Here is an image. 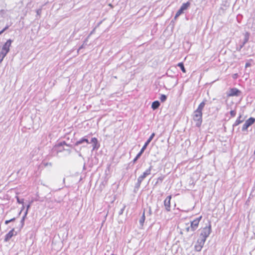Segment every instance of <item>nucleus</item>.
Listing matches in <instances>:
<instances>
[{"instance_id":"f257e3e1","label":"nucleus","mask_w":255,"mask_h":255,"mask_svg":"<svg viewBox=\"0 0 255 255\" xmlns=\"http://www.w3.org/2000/svg\"><path fill=\"white\" fill-rule=\"evenodd\" d=\"M152 168V166L150 165L148 169H147L142 175L139 176L137 178V182L135 184L133 192L134 193H137L138 191L141 183L142 181L149 175L151 174V171Z\"/></svg>"},{"instance_id":"f03ea898","label":"nucleus","mask_w":255,"mask_h":255,"mask_svg":"<svg viewBox=\"0 0 255 255\" xmlns=\"http://www.w3.org/2000/svg\"><path fill=\"white\" fill-rule=\"evenodd\" d=\"M209 225L200 230L199 239L206 241L207 238L209 236L212 232L211 224L210 222H208Z\"/></svg>"},{"instance_id":"7ed1b4c3","label":"nucleus","mask_w":255,"mask_h":255,"mask_svg":"<svg viewBox=\"0 0 255 255\" xmlns=\"http://www.w3.org/2000/svg\"><path fill=\"white\" fill-rule=\"evenodd\" d=\"M193 119L196 123V126L198 128L200 127L202 123V112L195 110L194 112Z\"/></svg>"},{"instance_id":"20e7f679","label":"nucleus","mask_w":255,"mask_h":255,"mask_svg":"<svg viewBox=\"0 0 255 255\" xmlns=\"http://www.w3.org/2000/svg\"><path fill=\"white\" fill-rule=\"evenodd\" d=\"M255 122V119L253 117L250 118L249 119H248L246 122L243 125L242 130L243 131H245L246 130H247L248 128L252 126Z\"/></svg>"},{"instance_id":"39448f33","label":"nucleus","mask_w":255,"mask_h":255,"mask_svg":"<svg viewBox=\"0 0 255 255\" xmlns=\"http://www.w3.org/2000/svg\"><path fill=\"white\" fill-rule=\"evenodd\" d=\"M202 218V216H200V217L194 219L193 221L191 222L190 226L191 231L194 232L197 229L199 225V223L201 221Z\"/></svg>"},{"instance_id":"423d86ee","label":"nucleus","mask_w":255,"mask_h":255,"mask_svg":"<svg viewBox=\"0 0 255 255\" xmlns=\"http://www.w3.org/2000/svg\"><path fill=\"white\" fill-rule=\"evenodd\" d=\"M241 93V91L240 90L236 88H233L230 89L229 93L227 95L229 97H238L240 95Z\"/></svg>"},{"instance_id":"0eeeda50","label":"nucleus","mask_w":255,"mask_h":255,"mask_svg":"<svg viewBox=\"0 0 255 255\" xmlns=\"http://www.w3.org/2000/svg\"><path fill=\"white\" fill-rule=\"evenodd\" d=\"M206 241H204V240H201L200 239H198L197 241L194 246L195 250L197 252H200L205 244Z\"/></svg>"},{"instance_id":"6e6552de","label":"nucleus","mask_w":255,"mask_h":255,"mask_svg":"<svg viewBox=\"0 0 255 255\" xmlns=\"http://www.w3.org/2000/svg\"><path fill=\"white\" fill-rule=\"evenodd\" d=\"M171 195L168 196L164 201V206L167 212L171 211L170 201L171 199Z\"/></svg>"},{"instance_id":"1a4fd4ad","label":"nucleus","mask_w":255,"mask_h":255,"mask_svg":"<svg viewBox=\"0 0 255 255\" xmlns=\"http://www.w3.org/2000/svg\"><path fill=\"white\" fill-rule=\"evenodd\" d=\"M155 136V133H152L150 136H149V137L148 138V139L146 140V141L144 143V144L143 145V146H142V147L141 148V150L142 151H144V150H145V149L146 148L147 146L148 145V144H149V143L151 142V141L153 139V137H154Z\"/></svg>"},{"instance_id":"9d476101","label":"nucleus","mask_w":255,"mask_h":255,"mask_svg":"<svg viewBox=\"0 0 255 255\" xmlns=\"http://www.w3.org/2000/svg\"><path fill=\"white\" fill-rule=\"evenodd\" d=\"M9 49H1V51L0 52V63H1L4 57L9 51Z\"/></svg>"},{"instance_id":"9b49d317","label":"nucleus","mask_w":255,"mask_h":255,"mask_svg":"<svg viewBox=\"0 0 255 255\" xmlns=\"http://www.w3.org/2000/svg\"><path fill=\"white\" fill-rule=\"evenodd\" d=\"M14 229L13 228L7 234L5 235L4 240V242H7L9 241V240L14 236Z\"/></svg>"},{"instance_id":"f8f14e48","label":"nucleus","mask_w":255,"mask_h":255,"mask_svg":"<svg viewBox=\"0 0 255 255\" xmlns=\"http://www.w3.org/2000/svg\"><path fill=\"white\" fill-rule=\"evenodd\" d=\"M250 33L249 32H246L244 35V38L242 44H241L240 48H242L244 45L249 41Z\"/></svg>"},{"instance_id":"ddd939ff","label":"nucleus","mask_w":255,"mask_h":255,"mask_svg":"<svg viewBox=\"0 0 255 255\" xmlns=\"http://www.w3.org/2000/svg\"><path fill=\"white\" fill-rule=\"evenodd\" d=\"M144 151H142L141 149L140 151L137 154L135 158L133 159V160L129 164V165L131 164V165H133L136 161L140 157L142 153Z\"/></svg>"},{"instance_id":"4468645a","label":"nucleus","mask_w":255,"mask_h":255,"mask_svg":"<svg viewBox=\"0 0 255 255\" xmlns=\"http://www.w3.org/2000/svg\"><path fill=\"white\" fill-rule=\"evenodd\" d=\"M207 102V99H204V100L199 104L197 109L196 110L202 112V110L204 108L205 105L206 104Z\"/></svg>"},{"instance_id":"2eb2a0df","label":"nucleus","mask_w":255,"mask_h":255,"mask_svg":"<svg viewBox=\"0 0 255 255\" xmlns=\"http://www.w3.org/2000/svg\"><path fill=\"white\" fill-rule=\"evenodd\" d=\"M242 115H240V116L237 118L234 124L233 125V128L236 126H237L238 125L244 122V119H242Z\"/></svg>"},{"instance_id":"dca6fc26","label":"nucleus","mask_w":255,"mask_h":255,"mask_svg":"<svg viewBox=\"0 0 255 255\" xmlns=\"http://www.w3.org/2000/svg\"><path fill=\"white\" fill-rule=\"evenodd\" d=\"M164 176H161L157 179L156 182L153 185V188H155L158 185L161 184L164 179Z\"/></svg>"},{"instance_id":"f3484780","label":"nucleus","mask_w":255,"mask_h":255,"mask_svg":"<svg viewBox=\"0 0 255 255\" xmlns=\"http://www.w3.org/2000/svg\"><path fill=\"white\" fill-rule=\"evenodd\" d=\"M160 105V103L158 101H155L152 102L151 105V108L153 110L157 109Z\"/></svg>"},{"instance_id":"a211bd4d","label":"nucleus","mask_w":255,"mask_h":255,"mask_svg":"<svg viewBox=\"0 0 255 255\" xmlns=\"http://www.w3.org/2000/svg\"><path fill=\"white\" fill-rule=\"evenodd\" d=\"M190 5V3L189 1L185 3H183L180 6V8L182 9L184 12V10H186L189 7Z\"/></svg>"},{"instance_id":"6ab92c4d","label":"nucleus","mask_w":255,"mask_h":255,"mask_svg":"<svg viewBox=\"0 0 255 255\" xmlns=\"http://www.w3.org/2000/svg\"><path fill=\"white\" fill-rule=\"evenodd\" d=\"M12 42V40L10 39L7 40V41L3 45L2 48H9Z\"/></svg>"},{"instance_id":"aec40b11","label":"nucleus","mask_w":255,"mask_h":255,"mask_svg":"<svg viewBox=\"0 0 255 255\" xmlns=\"http://www.w3.org/2000/svg\"><path fill=\"white\" fill-rule=\"evenodd\" d=\"M145 212L144 211L143 214H142V215L141 217V218L139 220V224L141 226H143V223L144 222V221H145Z\"/></svg>"},{"instance_id":"412c9836","label":"nucleus","mask_w":255,"mask_h":255,"mask_svg":"<svg viewBox=\"0 0 255 255\" xmlns=\"http://www.w3.org/2000/svg\"><path fill=\"white\" fill-rule=\"evenodd\" d=\"M177 66L180 68L183 73H186V69L184 67V64L182 62H180L177 64Z\"/></svg>"},{"instance_id":"4be33fe9","label":"nucleus","mask_w":255,"mask_h":255,"mask_svg":"<svg viewBox=\"0 0 255 255\" xmlns=\"http://www.w3.org/2000/svg\"><path fill=\"white\" fill-rule=\"evenodd\" d=\"M64 145H65L67 146H69V147H71L72 146L71 145H69V144H67L65 141H63L62 142H60L58 143V144H57V146L58 147L60 148L61 147L63 146Z\"/></svg>"},{"instance_id":"5701e85b","label":"nucleus","mask_w":255,"mask_h":255,"mask_svg":"<svg viewBox=\"0 0 255 255\" xmlns=\"http://www.w3.org/2000/svg\"><path fill=\"white\" fill-rule=\"evenodd\" d=\"M184 12L182 9L179 8L177 11L176 12L175 15L174 16V19H176L179 16H180L181 14H182Z\"/></svg>"},{"instance_id":"b1692460","label":"nucleus","mask_w":255,"mask_h":255,"mask_svg":"<svg viewBox=\"0 0 255 255\" xmlns=\"http://www.w3.org/2000/svg\"><path fill=\"white\" fill-rule=\"evenodd\" d=\"M167 99V96L164 94H161L160 96V97L159 98L160 101L162 103L164 102L165 101H166Z\"/></svg>"},{"instance_id":"393cba45","label":"nucleus","mask_w":255,"mask_h":255,"mask_svg":"<svg viewBox=\"0 0 255 255\" xmlns=\"http://www.w3.org/2000/svg\"><path fill=\"white\" fill-rule=\"evenodd\" d=\"M84 142V138L83 137L81 139H80L79 140L77 141L75 143V146H78L79 145V144H81L83 143Z\"/></svg>"},{"instance_id":"a878e982","label":"nucleus","mask_w":255,"mask_h":255,"mask_svg":"<svg viewBox=\"0 0 255 255\" xmlns=\"http://www.w3.org/2000/svg\"><path fill=\"white\" fill-rule=\"evenodd\" d=\"M126 205L125 204H124L123 206V207L120 209V211L119 212V215H122L123 213H124V211L126 208Z\"/></svg>"},{"instance_id":"bb28decb","label":"nucleus","mask_w":255,"mask_h":255,"mask_svg":"<svg viewBox=\"0 0 255 255\" xmlns=\"http://www.w3.org/2000/svg\"><path fill=\"white\" fill-rule=\"evenodd\" d=\"M16 198L17 202L18 203L21 204H24V199H20L18 196H16Z\"/></svg>"},{"instance_id":"cd10ccee","label":"nucleus","mask_w":255,"mask_h":255,"mask_svg":"<svg viewBox=\"0 0 255 255\" xmlns=\"http://www.w3.org/2000/svg\"><path fill=\"white\" fill-rule=\"evenodd\" d=\"M243 18V16L241 14H238L237 16V20L239 23H241Z\"/></svg>"},{"instance_id":"c85d7f7f","label":"nucleus","mask_w":255,"mask_h":255,"mask_svg":"<svg viewBox=\"0 0 255 255\" xmlns=\"http://www.w3.org/2000/svg\"><path fill=\"white\" fill-rule=\"evenodd\" d=\"M93 150L96 149H97L99 147L100 145H99V144L98 143V142L96 143H93Z\"/></svg>"},{"instance_id":"c756f323","label":"nucleus","mask_w":255,"mask_h":255,"mask_svg":"<svg viewBox=\"0 0 255 255\" xmlns=\"http://www.w3.org/2000/svg\"><path fill=\"white\" fill-rule=\"evenodd\" d=\"M230 114L232 117H234L236 114V111L235 110H232L230 111Z\"/></svg>"},{"instance_id":"7c9ffc66","label":"nucleus","mask_w":255,"mask_h":255,"mask_svg":"<svg viewBox=\"0 0 255 255\" xmlns=\"http://www.w3.org/2000/svg\"><path fill=\"white\" fill-rule=\"evenodd\" d=\"M98 142V139L96 137H92L90 143H96Z\"/></svg>"},{"instance_id":"2f4dec72","label":"nucleus","mask_w":255,"mask_h":255,"mask_svg":"<svg viewBox=\"0 0 255 255\" xmlns=\"http://www.w3.org/2000/svg\"><path fill=\"white\" fill-rule=\"evenodd\" d=\"M63 150H65V151H66L68 154H70V153H71V149H65V148H63V149H60L59 150V152H61V151H62Z\"/></svg>"},{"instance_id":"473e14b6","label":"nucleus","mask_w":255,"mask_h":255,"mask_svg":"<svg viewBox=\"0 0 255 255\" xmlns=\"http://www.w3.org/2000/svg\"><path fill=\"white\" fill-rule=\"evenodd\" d=\"M5 10L4 9H1L0 10V15H1L2 17L3 16V15L5 14Z\"/></svg>"},{"instance_id":"72a5a7b5","label":"nucleus","mask_w":255,"mask_h":255,"mask_svg":"<svg viewBox=\"0 0 255 255\" xmlns=\"http://www.w3.org/2000/svg\"><path fill=\"white\" fill-rule=\"evenodd\" d=\"M24 221H25L24 220L21 219V220L20 221V228H23V227L24 225Z\"/></svg>"},{"instance_id":"f704fd0d","label":"nucleus","mask_w":255,"mask_h":255,"mask_svg":"<svg viewBox=\"0 0 255 255\" xmlns=\"http://www.w3.org/2000/svg\"><path fill=\"white\" fill-rule=\"evenodd\" d=\"M42 10L41 8H39L36 10V13L37 15H40L41 13Z\"/></svg>"},{"instance_id":"c9c22d12","label":"nucleus","mask_w":255,"mask_h":255,"mask_svg":"<svg viewBox=\"0 0 255 255\" xmlns=\"http://www.w3.org/2000/svg\"><path fill=\"white\" fill-rule=\"evenodd\" d=\"M43 164L45 167L48 166H52V163L51 162H46V163L44 162Z\"/></svg>"},{"instance_id":"e433bc0d","label":"nucleus","mask_w":255,"mask_h":255,"mask_svg":"<svg viewBox=\"0 0 255 255\" xmlns=\"http://www.w3.org/2000/svg\"><path fill=\"white\" fill-rule=\"evenodd\" d=\"M31 207V202H29V204L26 206V209L27 212H28L29 209H30Z\"/></svg>"},{"instance_id":"4c0bfd02","label":"nucleus","mask_w":255,"mask_h":255,"mask_svg":"<svg viewBox=\"0 0 255 255\" xmlns=\"http://www.w3.org/2000/svg\"><path fill=\"white\" fill-rule=\"evenodd\" d=\"M9 27V25H6L3 29H2V30L3 32H4L5 30H6L7 29H8Z\"/></svg>"},{"instance_id":"58836bf2","label":"nucleus","mask_w":255,"mask_h":255,"mask_svg":"<svg viewBox=\"0 0 255 255\" xmlns=\"http://www.w3.org/2000/svg\"><path fill=\"white\" fill-rule=\"evenodd\" d=\"M84 142H87V143H90V142L89 141V140L88 138H86V136H85L83 137Z\"/></svg>"},{"instance_id":"ea45409f","label":"nucleus","mask_w":255,"mask_h":255,"mask_svg":"<svg viewBox=\"0 0 255 255\" xmlns=\"http://www.w3.org/2000/svg\"><path fill=\"white\" fill-rule=\"evenodd\" d=\"M251 66V64L249 62H247L245 65V67L247 68L248 67H250Z\"/></svg>"},{"instance_id":"a19ab883","label":"nucleus","mask_w":255,"mask_h":255,"mask_svg":"<svg viewBox=\"0 0 255 255\" xmlns=\"http://www.w3.org/2000/svg\"><path fill=\"white\" fill-rule=\"evenodd\" d=\"M159 209V207L157 205L156 209L155 210V213H157Z\"/></svg>"},{"instance_id":"79ce46f5","label":"nucleus","mask_w":255,"mask_h":255,"mask_svg":"<svg viewBox=\"0 0 255 255\" xmlns=\"http://www.w3.org/2000/svg\"><path fill=\"white\" fill-rule=\"evenodd\" d=\"M186 231L187 232H189L190 231H191V226L186 228Z\"/></svg>"},{"instance_id":"37998d69","label":"nucleus","mask_w":255,"mask_h":255,"mask_svg":"<svg viewBox=\"0 0 255 255\" xmlns=\"http://www.w3.org/2000/svg\"><path fill=\"white\" fill-rule=\"evenodd\" d=\"M148 214L150 215L152 214L151 209L150 207H149Z\"/></svg>"},{"instance_id":"c03bdc74","label":"nucleus","mask_w":255,"mask_h":255,"mask_svg":"<svg viewBox=\"0 0 255 255\" xmlns=\"http://www.w3.org/2000/svg\"><path fill=\"white\" fill-rule=\"evenodd\" d=\"M15 219H16L15 218H13L10 219L9 220L10 223L11 222H14L15 220Z\"/></svg>"},{"instance_id":"a18cd8bd","label":"nucleus","mask_w":255,"mask_h":255,"mask_svg":"<svg viewBox=\"0 0 255 255\" xmlns=\"http://www.w3.org/2000/svg\"><path fill=\"white\" fill-rule=\"evenodd\" d=\"M9 223H10L9 220H6V221H5V222H4V223H5V225H7V224H8Z\"/></svg>"},{"instance_id":"49530a36","label":"nucleus","mask_w":255,"mask_h":255,"mask_svg":"<svg viewBox=\"0 0 255 255\" xmlns=\"http://www.w3.org/2000/svg\"><path fill=\"white\" fill-rule=\"evenodd\" d=\"M238 77V74H235L234 75H233V78H237Z\"/></svg>"},{"instance_id":"de8ad7c7","label":"nucleus","mask_w":255,"mask_h":255,"mask_svg":"<svg viewBox=\"0 0 255 255\" xmlns=\"http://www.w3.org/2000/svg\"><path fill=\"white\" fill-rule=\"evenodd\" d=\"M26 217V215H24L23 216L22 218V219H23V220H25V219Z\"/></svg>"},{"instance_id":"09e8293b","label":"nucleus","mask_w":255,"mask_h":255,"mask_svg":"<svg viewBox=\"0 0 255 255\" xmlns=\"http://www.w3.org/2000/svg\"><path fill=\"white\" fill-rule=\"evenodd\" d=\"M24 209V204H22V206L21 207V211H22Z\"/></svg>"},{"instance_id":"8fccbe9b","label":"nucleus","mask_w":255,"mask_h":255,"mask_svg":"<svg viewBox=\"0 0 255 255\" xmlns=\"http://www.w3.org/2000/svg\"><path fill=\"white\" fill-rule=\"evenodd\" d=\"M27 214H28V212H27V210H26L25 212H24V215H26V216H27Z\"/></svg>"},{"instance_id":"3c124183","label":"nucleus","mask_w":255,"mask_h":255,"mask_svg":"<svg viewBox=\"0 0 255 255\" xmlns=\"http://www.w3.org/2000/svg\"><path fill=\"white\" fill-rule=\"evenodd\" d=\"M3 32H4L3 31V30L2 29L1 31H0V35H1Z\"/></svg>"},{"instance_id":"603ef678","label":"nucleus","mask_w":255,"mask_h":255,"mask_svg":"<svg viewBox=\"0 0 255 255\" xmlns=\"http://www.w3.org/2000/svg\"><path fill=\"white\" fill-rule=\"evenodd\" d=\"M22 212V211H20L19 213H18V216H19L20 215V214Z\"/></svg>"},{"instance_id":"864d4df0","label":"nucleus","mask_w":255,"mask_h":255,"mask_svg":"<svg viewBox=\"0 0 255 255\" xmlns=\"http://www.w3.org/2000/svg\"><path fill=\"white\" fill-rule=\"evenodd\" d=\"M79 48H83V45H81V46H80Z\"/></svg>"},{"instance_id":"5fc2aeb1","label":"nucleus","mask_w":255,"mask_h":255,"mask_svg":"<svg viewBox=\"0 0 255 255\" xmlns=\"http://www.w3.org/2000/svg\"><path fill=\"white\" fill-rule=\"evenodd\" d=\"M80 49H80V48L77 49V50H77V52H78L79 50H80Z\"/></svg>"},{"instance_id":"6e6d98bb","label":"nucleus","mask_w":255,"mask_h":255,"mask_svg":"<svg viewBox=\"0 0 255 255\" xmlns=\"http://www.w3.org/2000/svg\"><path fill=\"white\" fill-rule=\"evenodd\" d=\"M177 84V82H175V83L174 84V86H175Z\"/></svg>"}]
</instances>
